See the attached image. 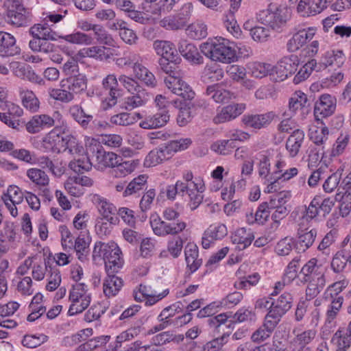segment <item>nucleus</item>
Segmentation results:
<instances>
[{"label": "nucleus", "instance_id": "f257e3e1", "mask_svg": "<svg viewBox=\"0 0 351 351\" xmlns=\"http://www.w3.org/2000/svg\"><path fill=\"white\" fill-rule=\"evenodd\" d=\"M92 256L94 262L104 261L106 274H119L125 263L122 251L114 242H96Z\"/></svg>", "mask_w": 351, "mask_h": 351}, {"label": "nucleus", "instance_id": "f03ea898", "mask_svg": "<svg viewBox=\"0 0 351 351\" xmlns=\"http://www.w3.org/2000/svg\"><path fill=\"white\" fill-rule=\"evenodd\" d=\"M236 44L222 37L208 40L200 45L201 52L215 62L230 64L237 60Z\"/></svg>", "mask_w": 351, "mask_h": 351}, {"label": "nucleus", "instance_id": "7ed1b4c3", "mask_svg": "<svg viewBox=\"0 0 351 351\" xmlns=\"http://www.w3.org/2000/svg\"><path fill=\"white\" fill-rule=\"evenodd\" d=\"M348 285V281L344 278L333 282L326 289L324 293V300L330 302L326 313V324H331L336 319L343 302L341 293Z\"/></svg>", "mask_w": 351, "mask_h": 351}, {"label": "nucleus", "instance_id": "20e7f679", "mask_svg": "<svg viewBox=\"0 0 351 351\" xmlns=\"http://www.w3.org/2000/svg\"><path fill=\"white\" fill-rule=\"evenodd\" d=\"M69 300L71 302L68 314L75 315L83 312L90 305L91 294L88 286L82 282L75 283L69 291Z\"/></svg>", "mask_w": 351, "mask_h": 351}, {"label": "nucleus", "instance_id": "39448f33", "mask_svg": "<svg viewBox=\"0 0 351 351\" xmlns=\"http://www.w3.org/2000/svg\"><path fill=\"white\" fill-rule=\"evenodd\" d=\"M6 19L8 23L16 27H27L32 23V15L24 8L19 0H8Z\"/></svg>", "mask_w": 351, "mask_h": 351}, {"label": "nucleus", "instance_id": "423d86ee", "mask_svg": "<svg viewBox=\"0 0 351 351\" xmlns=\"http://www.w3.org/2000/svg\"><path fill=\"white\" fill-rule=\"evenodd\" d=\"M293 298L289 292L281 294L271 302L265 317L278 324L282 317L291 308Z\"/></svg>", "mask_w": 351, "mask_h": 351}, {"label": "nucleus", "instance_id": "0eeeda50", "mask_svg": "<svg viewBox=\"0 0 351 351\" xmlns=\"http://www.w3.org/2000/svg\"><path fill=\"white\" fill-rule=\"evenodd\" d=\"M335 205V200L330 197L322 198L316 195L306 207L304 217L306 220H312L317 217H326Z\"/></svg>", "mask_w": 351, "mask_h": 351}, {"label": "nucleus", "instance_id": "6e6552de", "mask_svg": "<svg viewBox=\"0 0 351 351\" xmlns=\"http://www.w3.org/2000/svg\"><path fill=\"white\" fill-rule=\"evenodd\" d=\"M298 57L290 55L283 57L277 64L274 66V80L282 82L291 76L298 70Z\"/></svg>", "mask_w": 351, "mask_h": 351}, {"label": "nucleus", "instance_id": "1a4fd4ad", "mask_svg": "<svg viewBox=\"0 0 351 351\" xmlns=\"http://www.w3.org/2000/svg\"><path fill=\"white\" fill-rule=\"evenodd\" d=\"M62 114L58 112H54L53 117L48 114H36L26 123V130L30 134L38 133L40 131L50 128L55 125L56 122H60Z\"/></svg>", "mask_w": 351, "mask_h": 351}, {"label": "nucleus", "instance_id": "9d476101", "mask_svg": "<svg viewBox=\"0 0 351 351\" xmlns=\"http://www.w3.org/2000/svg\"><path fill=\"white\" fill-rule=\"evenodd\" d=\"M89 150L92 152L93 157H95L97 165L100 168L114 167L121 160V156L116 154L105 151L98 142L92 143Z\"/></svg>", "mask_w": 351, "mask_h": 351}, {"label": "nucleus", "instance_id": "9b49d317", "mask_svg": "<svg viewBox=\"0 0 351 351\" xmlns=\"http://www.w3.org/2000/svg\"><path fill=\"white\" fill-rule=\"evenodd\" d=\"M294 335L289 342V349L291 351H309L307 346L315 338L317 332L315 329H308L301 331L300 329H293Z\"/></svg>", "mask_w": 351, "mask_h": 351}, {"label": "nucleus", "instance_id": "f8f14e48", "mask_svg": "<svg viewBox=\"0 0 351 351\" xmlns=\"http://www.w3.org/2000/svg\"><path fill=\"white\" fill-rule=\"evenodd\" d=\"M164 82L168 89L185 101H191L195 97V93L192 88L180 77L169 75L165 78Z\"/></svg>", "mask_w": 351, "mask_h": 351}, {"label": "nucleus", "instance_id": "ddd939ff", "mask_svg": "<svg viewBox=\"0 0 351 351\" xmlns=\"http://www.w3.org/2000/svg\"><path fill=\"white\" fill-rule=\"evenodd\" d=\"M346 56L341 50H328L317 60V72L322 71L330 66L332 68L341 67L346 61Z\"/></svg>", "mask_w": 351, "mask_h": 351}, {"label": "nucleus", "instance_id": "4468645a", "mask_svg": "<svg viewBox=\"0 0 351 351\" xmlns=\"http://www.w3.org/2000/svg\"><path fill=\"white\" fill-rule=\"evenodd\" d=\"M103 89L107 92L106 107L111 108L117 104V99L122 95V90L119 88L118 79L114 74H109L102 80Z\"/></svg>", "mask_w": 351, "mask_h": 351}, {"label": "nucleus", "instance_id": "2eb2a0df", "mask_svg": "<svg viewBox=\"0 0 351 351\" xmlns=\"http://www.w3.org/2000/svg\"><path fill=\"white\" fill-rule=\"evenodd\" d=\"M337 100L334 96L323 94L314 105V115L317 120L331 116L335 111Z\"/></svg>", "mask_w": 351, "mask_h": 351}, {"label": "nucleus", "instance_id": "dca6fc26", "mask_svg": "<svg viewBox=\"0 0 351 351\" xmlns=\"http://www.w3.org/2000/svg\"><path fill=\"white\" fill-rule=\"evenodd\" d=\"M205 189L204 181L200 178H195L191 187H190V183H187V190L185 191V194L188 195V206L191 210H195L202 204L204 199L203 193Z\"/></svg>", "mask_w": 351, "mask_h": 351}, {"label": "nucleus", "instance_id": "f3484780", "mask_svg": "<svg viewBox=\"0 0 351 351\" xmlns=\"http://www.w3.org/2000/svg\"><path fill=\"white\" fill-rule=\"evenodd\" d=\"M317 29L309 27L302 29L295 33L287 43V50L290 52H295L302 47L304 45L313 39Z\"/></svg>", "mask_w": 351, "mask_h": 351}, {"label": "nucleus", "instance_id": "a211bd4d", "mask_svg": "<svg viewBox=\"0 0 351 351\" xmlns=\"http://www.w3.org/2000/svg\"><path fill=\"white\" fill-rule=\"evenodd\" d=\"M24 197L25 193L16 186H10L7 192L3 194L1 199L12 217L18 215L16 205L21 204Z\"/></svg>", "mask_w": 351, "mask_h": 351}, {"label": "nucleus", "instance_id": "6ab92c4d", "mask_svg": "<svg viewBox=\"0 0 351 351\" xmlns=\"http://www.w3.org/2000/svg\"><path fill=\"white\" fill-rule=\"evenodd\" d=\"M228 234V230L223 223L210 225L204 232L202 238V245L204 249H208L217 240H221Z\"/></svg>", "mask_w": 351, "mask_h": 351}, {"label": "nucleus", "instance_id": "aec40b11", "mask_svg": "<svg viewBox=\"0 0 351 351\" xmlns=\"http://www.w3.org/2000/svg\"><path fill=\"white\" fill-rule=\"evenodd\" d=\"M55 128L49 132L43 141V145L46 152L59 154L65 152L64 148L65 134H58Z\"/></svg>", "mask_w": 351, "mask_h": 351}, {"label": "nucleus", "instance_id": "412c9836", "mask_svg": "<svg viewBox=\"0 0 351 351\" xmlns=\"http://www.w3.org/2000/svg\"><path fill=\"white\" fill-rule=\"evenodd\" d=\"M174 154L169 143L149 152L145 159L144 165L146 167H154L165 160L170 159Z\"/></svg>", "mask_w": 351, "mask_h": 351}, {"label": "nucleus", "instance_id": "4be33fe9", "mask_svg": "<svg viewBox=\"0 0 351 351\" xmlns=\"http://www.w3.org/2000/svg\"><path fill=\"white\" fill-rule=\"evenodd\" d=\"M275 115L272 111L260 114H244L242 117V122L247 127L260 130L269 125Z\"/></svg>", "mask_w": 351, "mask_h": 351}, {"label": "nucleus", "instance_id": "5701e85b", "mask_svg": "<svg viewBox=\"0 0 351 351\" xmlns=\"http://www.w3.org/2000/svg\"><path fill=\"white\" fill-rule=\"evenodd\" d=\"M21 49L16 38L10 33L0 32V56L11 57L20 54Z\"/></svg>", "mask_w": 351, "mask_h": 351}, {"label": "nucleus", "instance_id": "b1692460", "mask_svg": "<svg viewBox=\"0 0 351 351\" xmlns=\"http://www.w3.org/2000/svg\"><path fill=\"white\" fill-rule=\"evenodd\" d=\"M245 109L244 104H232L223 107L213 118L215 124L229 121L239 116Z\"/></svg>", "mask_w": 351, "mask_h": 351}, {"label": "nucleus", "instance_id": "393cba45", "mask_svg": "<svg viewBox=\"0 0 351 351\" xmlns=\"http://www.w3.org/2000/svg\"><path fill=\"white\" fill-rule=\"evenodd\" d=\"M312 101L301 90L295 91L289 99V110L294 113L298 111L302 114H307L311 110Z\"/></svg>", "mask_w": 351, "mask_h": 351}, {"label": "nucleus", "instance_id": "a878e982", "mask_svg": "<svg viewBox=\"0 0 351 351\" xmlns=\"http://www.w3.org/2000/svg\"><path fill=\"white\" fill-rule=\"evenodd\" d=\"M317 237V230L311 229L310 230H299L298 237L295 242V249L299 252H306L315 242Z\"/></svg>", "mask_w": 351, "mask_h": 351}, {"label": "nucleus", "instance_id": "bb28decb", "mask_svg": "<svg viewBox=\"0 0 351 351\" xmlns=\"http://www.w3.org/2000/svg\"><path fill=\"white\" fill-rule=\"evenodd\" d=\"M61 86L72 92L74 96L75 94H80L86 89L87 79L85 75L82 73L69 76L61 81Z\"/></svg>", "mask_w": 351, "mask_h": 351}, {"label": "nucleus", "instance_id": "cd10ccee", "mask_svg": "<svg viewBox=\"0 0 351 351\" xmlns=\"http://www.w3.org/2000/svg\"><path fill=\"white\" fill-rule=\"evenodd\" d=\"M258 20L261 23L271 27L273 29L280 28L286 22L281 11L278 10L275 12L269 10L261 11L258 14Z\"/></svg>", "mask_w": 351, "mask_h": 351}, {"label": "nucleus", "instance_id": "c85d7f7f", "mask_svg": "<svg viewBox=\"0 0 351 351\" xmlns=\"http://www.w3.org/2000/svg\"><path fill=\"white\" fill-rule=\"evenodd\" d=\"M154 49L160 58H171L173 61H181L175 45L170 41L157 40L154 43Z\"/></svg>", "mask_w": 351, "mask_h": 351}, {"label": "nucleus", "instance_id": "c756f323", "mask_svg": "<svg viewBox=\"0 0 351 351\" xmlns=\"http://www.w3.org/2000/svg\"><path fill=\"white\" fill-rule=\"evenodd\" d=\"M123 286V280L117 274H106L103 282V291L106 297H114L118 294Z\"/></svg>", "mask_w": 351, "mask_h": 351}, {"label": "nucleus", "instance_id": "7c9ffc66", "mask_svg": "<svg viewBox=\"0 0 351 351\" xmlns=\"http://www.w3.org/2000/svg\"><path fill=\"white\" fill-rule=\"evenodd\" d=\"M229 316L226 313H221L217 316L210 317L208 319V324L210 328L217 330V332H227L234 328L235 322L232 319H229Z\"/></svg>", "mask_w": 351, "mask_h": 351}, {"label": "nucleus", "instance_id": "2f4dec72", "mask_svg": "<svg viewBox=\"0 0 351 351\" xmlns=\"http://www.w3.org/2000/svg\"><path fill=\"white\" fill-rule=\"evenodd\" d=\"M96 201L98 210L103 217L102 219L108 221L111 224L118 223L119 218L117 215V210L116 207L106 199H101L99 197L97 198Z\"/></svg>", "mask_w": 351, "mask_h": 351}, {"label": "nucleus", "instance_id": "473e14b6", "mask_svg": "<svg viewBox=\"0 0 351 351\" xmlns=\"http://www.w3.org/2000/svg\"><path fill=\"white\" fill-rule=\"evenodd\" d=\"M134 337L132 332L128 330L117 336L114 342H111L107 351H134L133 342L129 343Z\"/></svg>", "mask_w": 351, "mask_h": 351}, {"label": "nucleus", "instance_id": "72a5a7b5", "mask_svg": "<svg viewBox=\"0 0 351 351\" xmlns=\"http://www.w3.org/2000/svg\"><path fill=\"white\" fill-rule=\"evenodd\" d=\"M231 239L239 250H243L251 245L254 236L251 229L239 228L232 234Z\"/></svg>", "mask_w": 351, "mask_h": 351}, {"label": "nucleus", "instance_id": "f704fd0d", "mask_svg": "<svg viewBox=\"0 0 351 351\" xmlns=\"http://www.w3.org/2000/svg\"><path fill=\"white\" fill-rule=\"evenodd\" d=\"M277 326V324L265 317L263 326L252 334V341L256 343H261L267 340L271 335Z\"/></svg>", "mask_w": 351, "mask_h": 351}, {"label": "nucleus", "instance_id": "c9c22d12", "mask_svg": "<svg viewBox=\"0 0 351 351\" xmlns=\"http://www.w3.org/2000/svg\"><path fill=\"white\" fill-rule=\"evenodd\" d=\"M69 114L84 130L90 129V123L93 116L87 114L84 108L78 104L71 106L69 110Z\"/></svg>", "mask_w": 351, "mask_h": 351}, {"label": "nucleus", "instance_id": "e433bc0d", "mask_svg": "<svg viewBox=\"0 0 351 351\" xmlns=\"http://www.w3.org/2000/svg\"><path fill=\"white\" fill-rule=\"evenodd\" d=\"M186 266L191 273L196 271L202 264L201 258H198V247L195 244L188 243L184 250Z\"/></svg>", "mask_w": 351, "mask_h": 351}, {"label": "nucleus", "instance_id": "4c0bfd02", "mask_svg": "<svg viewBox=\"0 0 351 351\" xmlns=\"http://www.w3.org/2000/svg\"><path fill=\"white\" fill-rule=\"evenodd\" d=\"M169 120V114L167 110H162L153 116L147 117L141 121L140 126L143 129L160 128L166 125Z\"/></svg>", "mask_w": 351, "mask_h": 351}, {"label": "nucleus", "instance_id": "58836bf2", "mask_svg": "<svg viewBox=\"0 0 351 351\" xmlns=\"http://www.w3.org/2000/svg\"><path fill=\"white\" fill-rule=\"evenodd\" d=\"M304 139V132L302 130H295L286 142V149L292 158L296 156Z\"/></svg>", "mask_w": 351, "mask_h": 351}, {"label": "nucleus", "instance_id": "ea45409f", "mask_svg": "<svg viewBox=\"0 0 351 351\" xmlns=\"http://www.w3.org/2000/svg\"><path fill=\"white\" fill-rule=\"evenodd\" d=\"M178 49L180 54L186 60L195 64H199L203 63V58L193 44L182 41L180 43Z\"/></svg>", "mask_w": 351, "mask_h": 351}, {"label": "nucleus", "instance_id": "a19ab883", "mask_svg": "<svg viewBox=\"0 0 351 351\" xmlns=\"http://www.w3.org/2000/svg\"><path fill=\"white\" fill-rule=\"evenodd\" d=\"M183 239L178 237L169 240L167 250H162L159 255L161 258H177L181 254L183 248Z\"/></svg>", "mask_w": 351, "mask_h": 351}, {"label": "nucleus", "instance_id": "79ce46f5", "mask_svg": "<svg viewBox=\"0 0 351 351\" xmlns=\"http://www.w3.org/2000/svg\"><path fill=\"white\" fill-rule=\"evenodd\" d=\"M286 166V162L280 158L276 160L274 164V170L271 173V178L269 180V184L267 186L268 193H274L280 189L279 178L283 173V169Z\"/></svg>", "mask_w": 351, "mask_h": 351}, {"label": "nucleus", "instance_id": "37998d69", "mask_svg": "<svg viewBox=\"0 0 351 351\" xmlns=\"http://www.w3.org/2000/svg\"><path fill=\"white\" fill-rule=\"evenodd\" d=\"M90 240L88 237H86L84 234L79 235L73 244V251L76 252L77 258L84 262L88 260V256L89 255Z\"/></svg>", "mask_w": 351, "mask_h": 351}, {"label": "nucleus", "instance_id": "c03bdc74", "mask_svg": "<svg viewBox=\"0 0 351 351\" xmlns=\"http://www.w3.org/2000/svg\"><path fill=\"white\" fill-rule=\"evenodd\" d=\"M29 32L32 36H37L43 40H56L58 37L57 34L49 27L47 23L34 25L30 27Z\"/></svg>", "mask_w": 351, "mask_h": 351}, {"label": "nucleus", "instance_id": "a18cd8bd", "mask_svg": "<svg viewBox=\"0 0 351 351\" xmlns=\"http://www.w3.org/2000/svg\"><path fill=\"white\" fill-rule=\"evenodd\" d=\"M147 188V176L145 174L134 178L125 187L123 193V197L134 195L144 191Z\"/></svg>", "mask_w": 351, "mask_h": 351}, {"label": "nucleus", "instance_id": "49530a36", "mask_svg": "<svg viewBox=\"0 0 351 351\" xmlns=\"http://www.w3.org/2000/svg\"><path fill=\"white\" fill-rule=\"evenodd\" d=\"M140 62L133 69V72L136 78L143 82L147 86L154 87L157 81L154 75Z\"/></svg>", "mask_w": 351, "mask_h": 351}, {"label": "nucleus", "instance_id": "de8ad7c7", "mask_svg": "<svg viewBox=\"0 0 351 351\" xmlns=\"http://www.w3.org/2000/svg\"><path fill=\"white\" fill-rule=\"evenodd\" d=\"M186 34L192 39L201 40L207 36L208 27L204 22L197 20L187 26Z\"/></svg>", "mask_w": 351, "mask_h": 351}, {"label": "nucleus", "instance_id": "09e8293b", "mask_svg": "<svg viewBox=\"0 0 351 351\" xmlns=\"http://www.w3.org/2000/svg\"><path fill=\"white\" fill-rule=\"evenodd\" d=\"M206 94L217 103H227L232 97L229 90L221 88L218 84L208 86L206 90Z\"/></svg>", "mask_w": 351, "mask_h": 351}, {"label": "nucleus", "instance_id": "8fccbe9b", "mask_svg": "<svg viewBox=\"0 0 351 351\" xmlns=\"http://www.w3.org/2000/svg\"><path fill=\"white\" fill-rule=\"evenodd\" d=\"M320 265H317V260L315 258L310 259L301 269L300 274L303 275L302 281L307 282L313 280L315 276L322 274L319 271Z\"/></svg>", "mask_w": 351, "mask_h": 351}, {"label": "nucleus", "instance_id": "3c124183", "mask_svg": "<svg viewBox=\"0 0 351 351\" xmlns=\"http://www.w3.org/2000/svg\"><path fill=\"white\" fill-rule=\"evenodd\" d=\"M258 162V176L265 180V182L269 184V180L271 177V158L266 153H259Z\"/></svg>", "mask_w": 351, "mask_h": 351}, {"label": "nucleus", "instance_id": "603ef678", "mask_svg": "<svg viewBox=\"0 0 351 351\" xmlns=\"http://www.w3.org/2000/svg\"><path fill=\"white\" fill-rule=\"evenodd\" d=\"M19 95L21 98L23 106L27 110L35 112L39 109V100L32 90L21 89L19 91Z\"/></svg>", "mask_w": 351, "mask_h": 351}, {"label": "nucleus", "instance_id": "864d4df0", "mask_svg": "<svg viewBox=\"0 0 351 351\" xmlns=\"http://www.w3.org/2000/svg\"><path fill=\"white\" fill-rule=\"evenodd\" d=\"M348 259L346 256V248L338 251L333 256L330 267L332 270L336 274H343L347 267Z\"/></svg>", "mask_w": 351, "mask_h": 351}, {"label": "nucleus", "instance_id": "5fc2aeb1", "mask_svg": "<svg viewBox=\"0 0 351 351\" xmlns=\"http://www.w3.org/2000/svg\"><path fill=\"white\" fill-rule=\"evenodd\" d=\"M64 145L65 152L74 157L80 156L84 154L83 146L79 143L76 137L71 134H65Z\"/></svg>", "mask_w": 351, "mask_h": 351}, {"label": "nucleus", "instance_id": "6e6d98bb", "mask_svg": "<svg viewBox=\"0 0 351 351\" xmlns=\"http://www.w3.org/2000/svg\"><path fill=\"white\" fill-rule=\"evenodd\" d=\"M140 62H143V58L138 53L132 51H125L122 57L115 60V63L118 66H129L132 69Z\"/></svg>", "mask_w": 351, "mask_h": 351}, {"label": "nucleus", "instance_id": "4d7b16f0", "mask_svg": "<svg viewBox=\"0 0 351 351\" xmlns=\"http://www.w3.org/2000/svg\"><path fill=\"white\" fill-rule=\"evenodd\" d=\"M59 38L63 39L66 42L75 45H91L93 38L91 36L82 33L81 32H75L70 34L59 36Z\"/></svg>", "mask_w": 351, "mask_h": 351}, {"label": "nucleus", "instance_id": "13d9d810", "mask_svg": "<svg viewBox=\"0 0 351 351\" xmlns=\"http://www.w3.org/2000/svg\"><path fill=\"white\" fill-rule=\"evenodd\" d=\"M77 157V158L75 157L74 160H71L69 164V167L71 170L78 174H82L91 169L92 164L87 156L82 154Z\"/></svg>", "mask_w": 351, "mask_h": 351}, {"label": "nucleus", "instance_id": "bf43d9fd", "mask_svg": "<svg viewBox=\"0 0 351 351\" xmlns=\"http://www.w3.org/2000/svg\"><path fill=\"white\" fill-rule=\"evenodd\" d=\"M173 104L177 108H179L176 119L177 123L180 127L186 126L193 119L191 108L189 106L182 107V102L178 99L174 100Z\"/></svg>", "mask_w": 351, "mask_h": 351}, {"label": "nucleus", "instance_id": "052dcab7", "mask_svg": "<svg viewBox=\"0 0 351 351\" xmlns=\"http://www.w3.org/2000/svg\"><path fill=\"white\" fill-rule=\"evenodd\" d=\"M313 71H317V60L315 59L308 61L300 69L293 78V82L297 84L306 80Z\"/></svg>", "mask_w": 351, "mask_h": 351}, {"label": "nucleus", "instance_id": "680f3d73", "mask_svg": "<svg viewBox=\"0 0 351 351\" xmlns=\"http://www.w3.org/2000/svg\"><path fill=\"white\" fill-rule=\"evenodd\" d=\"M28 178L38 186H46L48 185L49 178L47 174L43 170L38 168H31L27 171Z\"/></svg>", "mask_w": 351, "mask_h": 351}, {"label": "nucleus", "instance_id": "e2e57ef3", "mask_svg": "<svg viewBox=\"0 0 351 351\" xmlns=\"http://www.w3.org/2000/svg\"><path fill=\"white\" fill-rule=\"evenodd\" d=\"M149 222L156 235L165 237L169 234L167 222L162 221L158 215H151Z\"/></svg>", "mask_w": 351, "mask_h": 351}, {"label": "nucleus", "instance_id": "0e129e2a", "mask_svg": "<svg viewBox=\"0 0 351 351\" xmlns=\"http://www.w3.org/2000/svg\"><path fill=\"white\" fill-rule=\"evenodd\" d=\"M229 10L228 12L223 17V25L226 29L234 37L238 38L241 34V30L235 19L234 13Z\"/></svg>", "mask_w": 351, "mask_h": 351}, {"label": "nucleus", "instance_id": "69168bd1", "mask_svg": "<svg viewBox=\"0 0 351 351\" xmlns=\"http://www.w3.org/2000/svg\"><path fill=\"white\" fill-rule=\"evenodd\" d=\"M328 129L326 127L313 126L309 129V138L317 145H322L326 141Z\"/></svg>", "mask_w": 351, "mask_h": 351}, {"label": "nucleus", "instance_id": "338daca9", "mask_svg": "<svg viewBox=\"0 0 351 351\" xmlns=\"http://www.w3.org/2000/svg\"><path fill=\"white\" fill-rule=\"evenodd\" d=\"M137 119L134 114L121 112L111 116L110 122L112 124L121 126H128L135 123Z\"/></svg>", "mask_w": 351, "mask_h": 351}, {"label": "nucleus", "instance_id": "774afa93", "mask_svg": "<svg viewBox=\"0 0 351 351\" xmlns=\"http://www.w3.org/2000/svg\"><path fill=\"white\" fill-rule=\"evenodd\" d=\"M186 190H187V183H184L181 180H178L175 184L167 186L165 193L168 199L173 201L178 194L184 197L185 195Z\"/></svg>", "mask_w": 351, "mask_h": 351}]
</instances>
